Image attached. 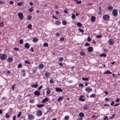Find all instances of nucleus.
<instances>
[{"label":"nucleus","mask_w":120,"mask_h":120,"mask_svg":"<svg viewBox=\"0 0 120 120\" xmlns=\"http://www.w3.org/2000/svg\"><path fill=\"white\" fill-rule=\"evenodd\" d=\"M30 47L29 44L28 43H26L25 44V47L27 49L29 48Z\"/></svg>","instance_id":"obj_15"},{"label":"nucleus","mask_w":120,"mask_h":120,"mask_svg":"<svg viewBox=\"0 0 120 120\" xmlns=\"http://www.w3.org/2000/svg\"><path fill=\"white\" fill-rule=\"evenodd\" d=\"M15 85V84L14 85H13L11 89L12 90H13L14 89V86Z\"/></svg>","instance_id":"obj_52"},{"label":"nucleus","mask_w":120,"mask_h":120,"mask_svg":"<svg viewBox=\"0 0 120 120\" xmlns=\"http://www.w3.org/2000/svg\"><path fill=\"white\" fill-rule=\"evenodd\" d=\"M44 65L42 64H39L38 66V68L39 70H42L44 68Z\"/></svg>","instance_id":"obj_5"},{"label":"nucleus","mask_w":120,"mask_h":120,"mask_svg":"<svg viewBox=\"0 0 120 120\" xmlns=\"http://www.w3.org/2000/svg\"><path fill=\"white\" fill-rule=\"evenodd\" d=\"M31 18L32 17L30 15H29L27 17V19L28 20H29L30 19H31Z\"/></svg>","instance_id":"obj_30"},{"label":"nucleus","mask_w":120,"mask_h":120,"mask_svg":"<svg viewBox=\"0 0 120 120\" xmlns=\"http://www.w3.org/2000/svg\"><path fill=\"white\" fill-rule=\"evenodd\" d=\"M79 31L83 33L84 32V31L81 29H79Z\"/></svg>","instance_id":"obj_56"},{"label":"nucleus","mask_w":120,"mask_h":120,"mask_svg":"<svg viewBox=\"0 0 120 120\" xmlns=\"http://www.w3.org/2000/svg\"><path fill=\"white\" fill-rule=\"evenodd\" d=\"M29 118L31 120H32L34 118V116L32 114H29L28 115Z\"/></svg>","instance_id":"obj_12"},{"label":"nucleus","mask_w":120,"mask_h":120,"mask_svg":"<svg viewBox=\"0 0 120 120\" xmlns=\"http://www.w3.org/2000/svg\"><path fill=\"white\" fill-rule=\"evenodd\" d=\"M120 100V99L119 98H117L116 100H115V101L116 102H118Z\"/></svg>","instance_id":"obj_59"},{"label":"nucleus","mask_w":120,"mask_h":120,"mask_svg":"<svg viewBox=\"0 0 120 120\" xmlns=\"http://www.w3.org/2000/svg\"><path fill=\"white\" fill-rule=\"evenodd\" d=\"M109 44L110 45H112L114 43V41L112 39H110L109 41Z\"/></svg>","instance_id":"obj_7"},{"label":"nucleus","mask_w":120,"mask_h":120,"mask_svg":"<svg viewBox=\"0 0 120 120\" xmlns=\"http://www.w3.org/2000/svg\"><path fill=\"white\" fill-rule=\"evenodd\" d=\"M74 1L76 2V3L77 4H80L81 3V1H78V0H74Z\"/></svg>","instance_id":"obj_37"},{"label":"nucleus","mask_w":120,"mask_h":120,"mask_svg":"<svg viewBox=\"0 0 120 120\" xmlns=\"http://www.w3.org/2000/svg\"><path fill=\"white\" fill-rule=\"evenodd\" d=\"M50 82L51 83H53V81L52 79H51L50 80Z\"/></svg>","instance_id":"obj_63"},{"label":"nucleus","mask_w":120,"mask_h":120,"mask_svg":"<svg viewBox=\"0 0 120 120\" xmlns=\"http://www.w3.org/2000/svg\"><path fill=\"white\" fill-rule=\"evenodd\" d=\"M117 11L116 9H114L112 11V14L114 16H116L117 15Z\"/></svg>","instance_id":"obj_2"},{"label":"nucleus","mask_w":120,"mask_h":120,"mask_svg":"<svg viewBox=\"0 0 120 120\" xmlns=\"http://www.w3.org/2000/svg\"><path fill=\"white\" fill-rule=\"evenodd\" d=\"M111 74V72L110 71H105V74Z\"/></svg>","instance_id":"obj_41"},{"label":"nucleus","mask_w":120,"mask_h":120,"mask_svg":"<svg viewBox=\"0 0 120 120\" xmlns=\"http://www.w3.org/2000/svg\"><path fill=\"white\" fill-rule=\"evenodd\" d=\"M77 25L79 27H81L82 26V25L81 24V23L79 22H77Z\"/></svg>","instance_id":"obj_21"},{"label":"nucleus","mask_w":120,"mask_h":120,"mask_svg":"<svg viewBox=\"0 0 120 120\" xmlns=\"http://www.w3.org/2000/svg\"><path fill=\"white\" fill-rule=\"evenodd\" d=\"M63 59L64 58L63 57L59 58V60L60 61H61L63 60Z\"/></svg>","instance_id":"obj_44"},{"label":"nucleus","mask_w":120,"mask_h":120,"mask_svg":"<svg viewBox=\"0 0 120 120\" xmlns=\"http://www.w3.org/2000/svg\"><path fill=\"white\" fill-rule=\"evenodd\" d=\"M91 39L90 38V37H89L87 38V40L89 41H91Z\"/></svg>","instance_id":"obj_46"},{"label":"nucleus","mask_w":120,"mask_h":120,"mask_svg":"<svg viewBox=\"0 0 120 120\" xmlns=\"http://www.w3.org/2000/svg\"><path fill=\"white\" fill-rule=\"evenodd\" d=\"M18 16L20 20L23 19V14L21 12L19 13L18 14Z\"/></svg>","instance_id":"obj_3"},{"label":"nucleus","mask_w":120,"mask_h":120,"mask_svg":"<svg viewBox=\"0 0 120 120\" xmlns=\"http://www.w3.org/2000/svg\"><path fill=\"white\" fill-rule=\"evenodd\" d=\"M52 17H53V18L54 19H57V18L54 15H52Z\"/></svg>","instance_id":"obj_60"},{"label":"nucleus","mask_w":120,"mask_h":120,"mask_svg":"<svg viewBox=\"0 0 120 120\" xmlns=\"http://www.w3.org/2000/svg\"><path fill=\"white\" fill-rule=\"evenodd\" d=\"M42 112L41 110H38L36 112V115L37 116H39L42 115Z\"/></svg>","instance_id":"obj_4"},{"label":"nucleus","mask_w":120,"mask_h":120,"mask_svg":"<svg viewBox=\"0 0 120 120\" xmlns=\"http://www.w3.org/2000/svg\"><path fill=\"white\" fill-rule=\"evenodd\" d=\"M92 89L89 87H87L85 89V90L87 92H90L92 91Z\"/></svg>","instance_id":"obj_8"},{"label":"nucleus","mask_w":120,"mask_h":120,"mask_svg":"<svg viewBox=\"0 0 120 120\" xmlns=\"http://www.w3.org/2000/svg\"><path fill=\"white\" fill-rule=\"evenodd\" d=\"M34 94L35 95L38 96L40 95V92L39 91L36 90L34 92Z\"/></svg>","instance_id":"obj_9"},{"label":"nucleus","mask_w":120,"mask_h":120,"mask_svg":"<svg viewBox=\"0 0 120 120\" xmlns=\"http://www.w3.org/2000/svg\"><path fill=\"white\" fill-rule=\"evenodd\" d=\"M109 18V15H105V20H107Z\"/></svg>","instance_id":"obj_33"},{"label":"nucleus","mask_w":120,"mask_h":120,"mask_svg":"<svg viewBox=\"0 0 120 120\" xmlns=\"http://www.w3.org/2000/svg\"><path fill=\"white\" fill-rule=\"evenodd\" d=\"M44 106V105L43 104H40L37 105V106L38 107L41 108Z\"/></svg>","instance_id":"obj_28"},{"label":"nucleus","mask_w":120,"mask_h":120,"mask_svg":"<svg viewBox=\"0 0 120 120\" xmlns=\"http://www.w3.org/2000/svg\"><path fill=\"white\" fill-rule=\"evenodd\" d=\"M32 25L31 24H30L28 26L27 28H28L31 29L32 28Z\"/></svg>","instance_id":"obj_29"},{"label":"nucleus","mask_w":120,"mask_h":120,"mask_svg":"<svg viewBox=\"0 0 120 120\" xmlns=\"http://www.w3.org/2000/svg\"><path fill=\"white\" fill-rule=\"evenodd\" d=\"M95 19V17L94 16H92L91 18V21L92 22H94Z\"/></svg>","instance_id":"obj_16"},{"label":"nucleus","mask_w":120,"mask_h":120,"mask_svg":"<svg viewBox=\"0 0 120 120\" xmlns=\"http://www.w3.org/2000/svg\"><path fill=\"white\" fill-rule=\"evenodd\" d=\"M84 96L82 95H80V97L79 98V100L80 101H85V99H83L82 98L83 97H84Z\"/></svg>","instance_id":"obj_14"},{"label":"nucleus","mask_w":120,"mask_h":120,"mask_svg":"<svg viewBox=\"0 0 120 120\" xmlns=\"http://www.w3.org/2000/svg\"><path fill=\"white\" fill-rule=\"evenodd\" d=\"M22 65L21 64H18V68H20L22 67Z\"/></svg>","instance_id":"obj_50"},{"label":"nucleus","mask_w":120,"mask_h":120,"mask_svg":"<svg viewBox=\"0 0 120 120\" xmlns=\"http://www.w3.org/2000/svg\"><path fill=\"white\" fill-rule=\"evenodd\" d=\"M4 24L2 22H1L0 23V26H3L4 25Z\"/></svg>","instance_id":"obj_49"},{"label":"nucleus","mask_w":120,"mask_h":120,"mask_svg":"<svg viewBox=\"0 0 120 120\" xmlns=\"http://www.w3.org/2000/svg\"><path fill=\"white\" fill-rule=\"evenodd\" d=\"M37 86L38 84H34L31 87L33 88L34 87L35 88H37Z\"/></svg>","instance_id":"obj_22"},{"label":"nucleus","mask_w":120,"mask_h":120,"mask_svg":"<svg viewBox=\"0 0 120 120\" xmlns=\"http://www.w3.org/2000/svg\"><path fill=\"white\" fill-rule=\"evenodd\" d=\"M48 99L47 98H46L43 100L42 101V103H44L48 101Z\"/></svg>","instance_id":"obj_17"},{"label":"nucleus","mask_w":120,"mask_h":120,"mask_svg":"<svg viewBox=\"0 0 120 120\" xmlns=\"http://www.w3.org/2000/svg\"><path fill=\"white\" fill-rule=\"evenodd\" d=\"M13 49L16 51H18L19 50V49L17 48H14Z\"/></svg>","instance_id":"obj_51"},{"label":"nucleus","mask_w":120,"mask_h":120,"mask_svg":"<svg viewBox=\"0 0 120 120\" xmlns=\"http://www.w3.org/2000/svg\"><path fill=\"white\" fill-rule=\"evenodd\" d=\"M50 73L48 72H46L45 74V75L46 77H48L50 75Z\"/></svg>","instance_id":"obj_20"},{"label":"nucleus","mask_w":120,"mask_h":120,"mask_svg":"<svg viewBox=\"0 0 120 120\" xmlns=\"http://www.w3.org/2000/svg\"><path fill=\"white\" fill-rule=\"evenodd\" d=\"M76 17L75 16L74 14H72L71 18L72 19H73L75 18Z\"/></svg>","instance_id":"obj_24"},{"label":"nucleus","mask_w":120,"mask_h":120,"mask_svg":"<svg viewBox=\"0 0 120 120\" xmlns=\"http://www.w3.org/2000/svg\"><path fill=\"white\" fill-rule=\"evenodd\" d=\"M116 115V114H112V116L111 117H110V119H112L113 117H114Z\"/></svg>","instance_id":"obj_39"},{"label":"nucleus","mask_w":120,"mask_h":120,"mask_svg":"<svg viewBox=\"0 0 120 120\" xmlns=\"http://www.w3.org/2000/svg\"><path fill=\"white\" fill-rule=\"evenodd\" d=\"M79 115L80 117H83L84 116V114L82 112H80L79 114Z\"/></svg>","instance_id":"obj_18"},{"label":"nucleus","mask_w":120,"mask_h":120,"mask_svg":"<svg viewBox=\"0 0 120 120\" xmlns=\"http://www.w3.org/2000/svg\"><path fill=\"white\" fill-rule=\"evenodd\" d=\"M63 99V97H60L58 99V101H60L62 100Z\"/></svg>","instance_id":"obj_32"},{"label":"nucleus","mask_w":120,"mask_h":120,"mask_svg":"<svg viewBox=\"0 0 120 120\" xmlns=\"http://www.w3.org/2000/svg\"><path fill=\"white\" fill-rule=\"evenodd\" d=\"M21 112H19V113H18L17 114V116L18 117H19L21 116Z\"/></svg>","instance_id":"obj_43"},{"label":"nucleus","mask_w":120,"mask_h":120,"mask_svg":"<svg viewBox=\"0 0 120 120\" xmlns=\"http://www.w3.org/2000/svg\"><path fill=\"white\" fill-rule=\"evenodd\" d=\"M101 37V35H98L96 36V37L98 38H100Z\"/></svg>","instance_id":"obj_54"},{"label":"nucleus","mask_w":120,"mask_h":120,"mask_svg":"<svg viewBox=\"0 0 120 120\" xmlns=\"http://www.w3.org/2000/svg\"><path fill=\"white\" fill-rule=\"evenodd\" d=\"M55 24L56 25H58L60 24V22L59 21H57L55 22Z\"/></svg>","instance_id":"obj_23"},{"label":"nucleus","mask_w":120,"mask_h":120,"mask_svg":"<svg viewBox=\"0 0 120 120\" xmlns=\"http://www.w3.org/2000/svg\"><path fill=\"white\" fill-rule=\"evenodd\" d=\"M13 58L12 57H10L7 59V61L11 63L12 62Z\"/></svg>","instance_id":"obj_11"},{"label":"nucleus","mask_w":120,"mask_h":120,"mask_svg":"<svg viewBox=\"0 0 120 120\" xmlns=\"http://www.w3.org/2000/svg\"><path fill=\"white\" fill-rule=\"evenodd\" d=\"M34 102V100L32 99L30 100L29 101V102L31 103H33Z\"/></svg>","instance_id":"obj_45"},{"label":"nucleus","mask_w":120,"mask_h":120,"mask_svg":"<svg viewBox=\"0 0 120 120\" xmlns=\"http://www.w3.org/2000/svg\"><path fill=\"white\" fill-rule=\"evenodd\" d=\"M93 50V48L92 47H88L87 49V50L89 52H92Z\"/></svg>","instance_id":"obj_10"},{"label":"nucleus","mask_w":120,"mask_h":120,"mask_svg":"<svg viewBox=\"0 0 120 120\" xmlns=\"http://www.w3.org/2000/svg\"><path fill=\"white\" fill-rule=\"evenodd\" d=\"M56 91L57 92L59 91L60 92H62V90L61 89L59 88L58 87H57L56 88Z\"/></svg>","instance_id":"obj_13"},{"label":"nucleus","mask_w":120,"mask_h":120,"mask_svg":"<svg viewBox=\"0 0 120 120\" xmlns=\"http://www.w3.org/2000/svg\"><path fill=\"white\" fill-rule=\"evenodd\" d=\"M42 87V86H40L38 88V90H40Z\"/></svg>","instance_id":"obj_61"},{"label":"nucleus","mask_w":120,"mask_h":120,"mask_svg":"<svg viewBox=\"0 0 120 120\" xmlns=\"http://www.w3.org/2000/svg\"><path fill=\"white\" fill-rule=\"evenodd\" d=\"M69 117L68 116H66L64 117V119L66 120H67L68 119Z\"/></svg>","instance_id":"obj_40"},{"label":"nucleus","mask_w":120,"mask_h":120,"mask_svg":"<svg viewBox=\"0 0 120 120\" xmlns=\"http://www.w3.org/2000/svg\"><path fill=\"white\" fill-rule=\"evenodd\" d=\"M25 62L26 64H30V63L28 60L25 61Z\"/></svg>","instance_id":"obj_57"},{"label":"nucleus","mask_w":120,"mask_h":120,"mask_svg":"<svg viewBox=\"0 0 120 120\" xmlns=\"http://www.w3.org/2000/svg\"><path fill=\"white\" fill-rule=\"evenodd\" d=\"M22 2L21 3H17V4L19 6H21L22 5Z\"/></svg>","instance_id":"obj_53"},{"label":"nucleus","mask_w":120,"mask_h":120,"mask_svg":"<svg viewBox=\"0 0 120 120\" xmlns=\"http://www.w3.org/2000/svg\"><path fill=\"white\" fill-rule=\"evenodd\" d=\"M96 96V95L95 94H92L90 96V98H93L95 97Z\"/></svg>","instance_id":"obj_27"},{"label":"nucleus","mask_w":120,"mask_h":120,"mask_svg":"<svg viewBox=\"0 0 120 120\" xmlns=\"http://www.w3.org/2000/svg\"><path fill=\"white\" fill-rule=\"evenodd\" d=\"M62 23L63 25H65L67 24V22L65 20H63L62 21Z\"/></svg>","instance_id":"obj_35"},{"label":"nucleus","mask_w":120,"mask_h":120,"mask_svg":"<svg viewBox=\"0 0 120 120\" xmlns=\"http://www.w3.org/2000/svg\"><path fill=\"white\" fill-rule=\"evenodd\" d=\"M45 89L47 90L46 92V94H49L51 93V91L49 88V87H47Z\"/></svg>","instance_id":"obj_6"},{"label":"nucleus","mask_w":120,"mask_h":120,"mask_svg":"<svg viewBox=\"0 0 120 120\" xmlns=\"http://www.w3.org/2000/svg\"><path fill=\"white\" fill-rule=\"evenodd\" d=\"M83 85V84L82 83H80L79 84V87L81 86L82 87Z\"/></svg>","instance_id":"obj_48"},{"label":"nucleus","mask_w":120,"mask_h":120,"mask_svg":"<svg viewBox=\"0 0 120 120\" xmlns=\"http://www.w3.org/2000/svg\"><path fill=\"white\" fill-rule=\"evenodd\" d=\"M82 79L83 80H87L88 79V78H82Z\"/></svg>","instance_id":"obj_38"},{"label":"nucleus","mask_w":120,"mask_h":120,"mask_svg":"<svg viewBox=\"0 0 120 120\" xmlns=\"http://www.w3.org/2000/svg\"><path fill=\"white\" fill-rule=\"evenodd\" d=\"M38 39L36 38H33V41L34 42H36L37 41Z\"/></svg>","instance_id":"obj_31"},{"label":"nucleus","mask_w":120,"mask_h":120,"mask_svg":"<svg viewBox=\"0 0 120 120\" xmlns=\"http://www.w3.org/2000/svg\"><path fill=\"white\" fill-rule=\"evenodd\" d=\"M68 9L67 8H65V10L64 11V12L66 14L68 13L67 11L68 10Z\"/></svg>","instance_id":"obj_36"},{"label":"nucleus","mask_w":120,"mask_h":120,"mask_svg":"<svg viewBox=\"0 0 120 120\" xmlns=\"http://www.w3.org/2000/svg\"><path fill=\"white\" fill-rule=\"evenodd\" d=\"M80 55L82 56H84L85 55V53L83 52H81L80 53Z\"/></svg>","instance_id":"obj_25"},{"label":"nucleus","mask_w":120,"mask_h":120,"mask_svg":"<svg viewBox=\"0 0 120 120\" xmlns=\"http://www.w3.org/2000/svg\"><path fill=\"white\" fill-rule=\"evenodd\" d=\"M14 2L13 1H10L9 2V4H13Z\"/></svg>","instance_id":"obj_58"},{"label":"nucleus","mask_w":120,"mask_h":120,"mask_svg":"<svg viewBox=\"0 0 120 120\" xmlns=\"http://www.w3.org/2000/svg\"><path fill=\"white\" fill-rule=\"evenodd\" d=\"M20 43L22 44L23 43V41L22 39H20L19 40Z\"/></svg>","instance_id":"obj_47"},{"label":"nucleus","mask_w":120,"mask_h":120,"mask_svg":"<svg viewBox=\"0 0 120 120\" xmlns=\"http://www.w3.org/2000/svg\"><path fill=\"white\" fill-rule=\"evenodd\" d=\"M83 109L84 110H87V106L85 105H84L83 106Z\"/></svg>","instance_id":"obj_26"},{"label":"nucleus","mask_w":120,"mask_h":120,"mask_svg":"<svg viewBox=\"0 0 120 120\" xmlns=\"http://www.w3.org/2000/svg\"><path fill=\"white\" fill-rule=\"evenodd\" d=\"M113 8V7L111 6H109L108 8L107 9L109 10H112Z\"/></svg>","instance_id":"obj_19"},{"label":"nucleus","mask_w":120,"mask_h":120,"mask_svg":"<svg viewBox=\"0 0 120 120\" xmlns=\"http://www.w3.org/2000/svg\"><path fill=\"white\" fill-rule=\"evenodd\" d=\"M90 45V44L89 43H86L85 45V46H89V45Z\"/></svg>","instance_id":"obj_62"},{"label":"nucleus","mask_w":120,"mask_h":120,"mask_svg":"<svg viewBox=\"0 0 120 120\" xmlns=\"http://www.w3.org/2000/svg\"><path fill=\"white\" fill-rule=\"evenodd\" d=\"M114 101H112V103L110 104V105L111 106H113L114 104Z\"/></svg>","instance_id":"obj_55"},{"label":"nucleus","mask_w":120,"mask_h":120,"mask_svg":"<svg viewBox=\"0 0 120 120\" xmlns=\"http://www.w3.org/2000/svg\"><path fill=\"white\" fill-rule=\"evenodd\" d=\"M5 117L7 118H8L10 116L8 113H6L5 114Z\"/></svg>","instance_id":"obj_34"},{"label":"nucleus","mask_w":120,"mask_h":120,"mask_svg":"<svg viewBox=\"0 0 120 120\" xmlns=\"http://www.w3.org/2000/svg\"><path fill=\"white\" fill-rule=\"evenodd\" d=\"M7 57V56L6 55L2 54L0 57V59L1 60H3L6 59Z\"/></svg>","instance_id":"obj_1"},{"label":"nucleus","mask_w":120,"mask_h":120,"mask_svg":"<svg viewBox=\"0 0 120 120\" xmlns=\"http://www.w3.org/2000/svg\"><path fill=\"white\" fill-rule=\"evenodd\" d=\"M43 46H44L48 47V44L46 43H45L43 44Z\"/></svg>","instance_id":"obj_42"},{"label":"nucleus","mask_w":120,"mask_h":120,"mask_svg":"<svg viewBox=\"0 0 120 120\" xmlns=\"http://www.w3.org/2000/svg\"><path fill=\"white\" fill-rule=\"evenodd\" d=\"M16 116H14L13 117L12 120H15Z\"/></svg>","instance_id":"obj_64"}]
</instances>
